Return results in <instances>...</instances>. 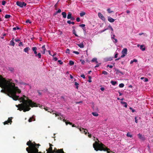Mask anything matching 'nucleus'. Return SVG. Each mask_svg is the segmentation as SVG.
Returning <instances> with one entry per match:
<instances>
[{
  "label": "nucleus",
  "instance_id": "f8f14e48",
  "mask_svg": "<svg viewBox=\"0 0 153 153\" xmlns=\"http://www.w3.org/2000/svg\"><path fill=\"white\" fill-rule=\"evenodd\" d=\"M108 21H109V22H114L115 21V20L114 19H113L112 18H111L110 16H108Z\"/></svg>",
  "mask_w": 153,
  "mask_h": 153
},
{
  "label": "nucleus",
  "instance_id": "bb28decb",
  "mask_svg": "<svg viewBox=\"0 0 153 153\" xmlns=\"http://www.w3.org/2000/svg\"><path fill=\"white\" fill-rule=\"evenodd\" d=\"M110 82L113 85H115L117 83V82L113 81H111Z\"/></svg>",
  "mask_w": 153,
  "mask_h": 153
},
{
  "label": "nucleus",
  "instance_id": "13d9d810",
  "mask_svg": "<svg viewBox=\"0 0 153 153\" xmlns=\"http://www.w3.org/2000/svg\"><path fill=\"white\" fill-rule=\"evenodd\" d=\"M61 115V114L60 113H59L58 114L55 113L56 116H59Z\"/></svg>",
  "mask_w": 153,
  "mask_h": 153
},
{
  "label": "nucleus",
  "instance_id": "f3484780",
  "mask_svg": "<svg viewBox=\"0 0 153 153\" xmlns=\"http://www.w3.org/2000/svg\"><path fill=\"white\" fill-rule=\"evenodd\" d=\"M42 48L43 50L42 52V53L43 54H45V51H46V49L45 48V45L42 46Z\"/></svg>",
  "mask_w": 153,
  "mask_h": 153
},
{
  "label": "nucleus",
  "instance_id": "393cba45",
  "mask_svg": "<svg viewBox=\"0 0 153 153\" xmlns=\"http://www.w3.org/2000/svg\"><path fill=\"white\" fill-rule=\"evenodd\" d=\"M67 22L69 25L70 24H72V25H74L75 23L74 22H71L70 20H68L67 21Z\"/></svg>",
  "mask_w": 153,
  "mask_h": 153
},
{
  "label": "nucleus",
  "instance_id": "c03bdc74",
  "mask_svg": "<svg viewBox=\"0 0 153 153\" xmlns=\"http://www.w3.org/2000/svg\"><path fill=\"white\" fill-rule=\"evenodd\" d=\"M23 105V104H22V103H21V104H19L18 105H16V107H17L18 108H19V107L20 106H22V105Z\"/></svg>",
  "mask_w": 153,
  "mask_h": 153
},
{
  "label": "nucleus",
  "instance_id": "a211bd4d",
  "mask_svg": "<svg viewBox=\"0 0 153 153\" xmlns=\"http://www.w3.org/2000/svg\"><path fill=\"white\" fill-rule=\"evenodd\" d=\"M62 15L63 17L64 18H66L67 15L66 13L65 12H62Z\"/></svg>",
  "mask_w": 153,
  "mask_h": 153
},
{
  "label": "nucleus",
  "instance_id": "4468645a",
  "mask_svg": "<svg viewBox=\"0 0 153 153\" xmlns=\"http://www.w3.org/2000/svg\"><path fill=\"white\" fill-rule=\"evenodd\" d=\"M32 50L34 52V54H36L37 53V52L36 51V50H37V48L36 47H34L32 48Z\"/></svg>",
  "mask_w": 153,
  "mask_h": 153
},
{
  "label": "nucleus",
  "instance_id": "680f3d73",
  "mask_svg": "<svg viewBox=\"0 0 153 153\" xmlns=\"http://www.w3.org/2000/svg\"><path fill=\"white\" fill-rule=\"evenodd\" d=\"M76 20L77 22H79L80 21V19L79 18L77 17L76 19Z\"/></svg>",
  "mask_w": 153,
  "mask_h": 153
},
{
  "label": "nucleus",
  "instance_id": "1a4fd4ad",
  "mask_svg": "<svg viewBox=\"0 0 153 153\" xmlns=\"http://www.w3.org/2000/svg\"><path fill=\"white\" fill-rule=\"evenodd\" d=\"M138 136L139 138L142 140H145V138L141 134L139 133L138 134Z\"/></svg>",
  "mask_w": 153,
  "mask_h": 153
},
{
  "label": "nucleus",
  "instance_id": "a19ab883",
  "mask_svg": "<svg viewBox=\"0 0 153 153\" xmlns=\"http://www.w3.org/2000/svg\"><path fill=\"white\" fill-rule=\"evenodd\" d=\"M102 74L104 75H106L108 73L106 71H102Z\"/></svg>",
  "mask_w": 153,
  "mask_h": 153
},
{
  "label": "nucleus",
  "instance_id": "6e6552de",
  "mask_svg": "<svg viewBox=\"0 0 153 153\" xmlns=\"http://www.w3.org/2000/svg\"><path fill=\"white\" fill-rule=\"evenodd\" d=\"M46 151L47 152V153H53V150L51 147H50L48 149H47Z\"/></svg>",
  "mask_w": 153,
  "mask_h": 153
},
{
  "label": "nucleus",
  "instance_id": "4c0bfd02",
  "mask_svg": "<svg viewBox=\"0 0 153 153\" xmlns=\"http://www.w3.org/2000/svg\"><path fill=\"white\" fill-rule=\"evenodd\" d=\"M107 11H108V13H113L114 12V11H111V9L110 8H108V9H107Z\"/></svg>",
  "mask_w": 153,
  "mask_h": 153
},
{
  "label": "nucleus",
  "instance_id": "0eeeda50",
  "mask_svg": "<svg viewBox=\"0 0 153 153\" xmlns=\"http://www.w3.org/2000/svg\"><path fill=\"white\" fill-rule=\"evenodd\" d=\"M63 121L64 122H65V123L66 125H67L68 124H70V125H71L72 127H76V126H75V125L74 124H72V123H71L67 121L65 119H63Z\"/></svg>",
  "mask_w": 153,
  "mask_h": 153
},
{
  "label": "nucleus",
  "instance_id": "ea45409f",
  "mask_svg": "<svg viewBox=\"0 0 153 153\" xmlns=\"http://www.w3.org/2000/svg\"><path fill=\"white\" fill-rule=\"evenodd\" d=\"M73 34H74L76 36H78V35L76 33V32L75 31V29H74L73 30Z\"/></svg>",
  "mask_w": 153,
  "mask_h": 153
},
{
  "label": "nucleus",
  "instance_id": "6ab92c4d",
  "mask_svg": "<svg viewBox=\"0 0 153 153\" xmlns=\"http://www.w3.org/2000/svg\"><path fill=\"white\" fill-rule=\"evenodd\" d=\"M72 14L70 12H68L67 16L68 19H70L72 17Z\"/></svg>",
  "mask_w": 153,
  "mask_h": 153
},
{
  "label": "nucleus",
  "instance_id": "f257e3e1",
  "mask_svg": "<svg viewBox=\"0 0 153 153\" xmlns=\"http://www.w3.org/2000/svg\"><path fill=\"white\" fill-rule=\"evenodd\" d=\"M7 82H5L0 86L3 89L1 91L7 94L9 96L12 98L13 100H17L18 99L19 96L16 95V93L17 92L20 93L21 91L17 87L15 86L14 83L11 82L9 80Z\"/></svg>",
  "mask_w": 153,
  "mask_h": 153
},
{
  "label": "nucleus",
  "instance_id": "69168bd1",
  "mask_svg": "<svg viewBox=\"0 0 153 153\" xmlns=\"http://www.w3.org/2000/svg\"><path fill=\"white\" fill-rule=\"evenodd\" d=\"M3 123L4 125H5L6 124H8V123L7 121H5Z\"/></svg>",
  "mask_w": 153,
  "mask_h": 153
},
{
  "label": "nucleus",
  "instance_id": "cd10ccee",
  "mask_svg": "<svg viewBox=\"0 0 153 153\" xmlns=\"http://www.w3.org/2000/svg\"><path fill=\"white\" fill-rule=\"evenodd\" d=\"M7 121L8 123H10V124H11V123L12 122V119L9 118Z\"/></svg>",
  "mask_w": 153,
  "mask_h": 153
},
{
  "label": "nucleus",
  "instance_id": "5701e85b",
  "mask_svg": "<svg viewBox=\"0 0 153 153\" xmlns=\"http://www.w3.org/2000/svg\"><path fill=\"white\" fill-rule=\"evenodd\" d=\"M105 61H111L112 60V58L111 57H110L109 58H106L105 59Z\"/></svg>",
  "mask_w": 153,
  "mask_h": 153
},
{
  "label": "nucleus",
  "instance_id": "de8ad7c7",
  "mask_svg": "<svg viewBox=\"0 0 153 153\" xmlns=\"http://www.w3.org/2000/svg\"><path fill=\"white\" fill-rule=\"evenodd\" d=\"M66 53H70V50L68 48L66 49Z\"/></svg>",
  "mask_w": 153,
  "mask_h": 153
},
{
  "label": "nucleus",
  "instance_id": "6e6d98bb",
  "mask_svg": "<svg viewBox=\"0 0 153 153\" xmlns=\"http://www.w3.org/2000/svg\"><path fill=\"white\" fill-rule=\"evenodd\" d=\"M134 119H135V122L136 123H137V117H135L134 118Z\"/></svg>",
  "mask_w": 153,
  "mask_h": 153
},
{
  "label": "nucleus",
  "instance_id": "c756f323",
  "mask_svg": "<svg viewBox=\"0 0 153 153\" xmlns=\"http://www.w3.org/2000/svg\"><path fill=\"white\" fill-rule=\"evenodd\" d=\"M11 17V16L10 15L6 14L4 16V18L5 19H9Z\"/></svg>",
  "mask_w": 153,
  "mask_h": 153
},
{
  "label": "nucleus",
  "instance_id": "052dcab7",
  "mask_svg": "<svg viewBox=\"0 0 153 153\" xmlns=\"http://www.w3.org/2000/svg\"><path fill=\"white\" fill-rule=\"evenodd\" d=\"M114 41H113V42L115 43H117V39L115 38L114 39Z\"/></svg>",
  "mask_w": 153,
  "mask_h": 153
},
{
  "label": "nucleus",
  "instance_id": "2eb2a0df",
  "mask_svg": "<svg viewBox=\"0 0 153 153\" xmlns=\"http://www.w3.org/2000/svg\"><path fill=\"white\" fill-rule=\"evenodd\" d=\"M56 153H65L63 151V149H59Z\"/></svg>",
  "mask_w": 153,
  "mask_h": 153
},
{
  "label": "nucleus",
  "instance_id": "72a5a7b5",
  "mask_svg": "<svg viewBox=\"0 0 153 153\" xmlns=\"http://www.w3.org/2000/svg\"><path fill=\"white\" fill-rule=\"evenodd\" d=\"M85 14V12H82L80 13V15L81 17H82Z\"/></svg>",
  "mask_w": 153,
  "mask_h": 153
},
{
  "label": "nucleus",
  "instance_id": "0e129e2a",
  "mask_svg": "<svg viewBox=\"0 0 153 153\" xmlns=\"http://www.w3.org/2000/svg\"><path fill=\"white\" fill-rule=\"evenodd\" d=\"M107 66L108 67H109L110 68H112L113 67V66L112 65H108Z\"/></svg>",
  "mask_w": 153,
  "mask_h": 153
},
{
  "label": "nucleus",
  "instance_id": "58836bf2",
  "mask_svg": "<svg viewBox=\"0 0 153 153\" xmlns=\"http://www.w3.org/2000/svg\"><path fill=\"white\" fill-rule=\"evenodd\" d=\"M124 84L123 83L120 84L119 85V87L120 88H123L124 86Z\"/></svg>",
  "mask_w": 153,
  "mask_h": 153
},
{
  "label": "nucleus",
  "instance_id": "9b49d317",
  "mask_svg": "<svg viewBox=\"0 0 153 153\" xmlns=\"http://www.w3.org/2000/svg\"><path fill=\"white\" fill-rule=\"evenodd\" d=\"M127 48H124L122 51V53L126 55L127 54Z\"/></svg>",
  "mask_w": 153,
  "mask_h": 153
},
{
  "label": "nucleus",
  "instance_id": "ddd939ff",
  "mask_svg": "<svg viewBox=\"0 0 153 153\" xmlns=\"http://www.w3.org/2000/svg\"><path fill=\"white\" fill-rule=\"evenodd\" d=\"M35 118L33 117V116H32V117H30L29 119L28 120V122H32L33 121H35Z\"/></svg>",
  "mask_w": 153,
  "mask_h": 153
},
{
  "label": "nucleus",
  "instance_id": "423d86ee",
  "mask_svg": "<svg viewBox=\"0 0 153 153\" xmlns=\"http://www.w3.org/2000/svg\"><path fill=\"white\" fill-rule=\"evenodd\" d=\"M98 16L103 21H104L105 20V19L104 17V16L101 13H98Z\"/></svg>",
  "mask_w": 153,
  "mask_h": 153
},
{
  "label": "nucleus",
  "instance_id": "4be33fe9",
  "mask_svg": "<svg viewBox=\"0 0 153 153\" xmlns=\"http://www.w3.org/2000/svg\"><path fill=\"white\" fill-rule=\"evenodd\" d=\"M35 56L37 57L38 56L39 58H41V55L40 53H37L35 54Z\"/></svg>",
  "mask_w": 153,
  "mask_h": 153
},
{
  "label": "nucleus",
  "instance_id": "f03ea898",
  "mask_svg": "<svg viewBox=\"0 0 153 153\" xmlns=\"http://www.w3.org/2000/svg\"><path fill=\"white\" fill-rule=\"evenodd\" d=\"M20 101V102L22 103L23 105L22 106H20L17 110L20 111H23L24 112H26L30 110V107H37V104L32 102L28 99V97L23 95V97H19V96L18 99Z\"/></svg>",
  "mask_w": 153,
  "mask_h": 153
},
{
  "label": "nucleus",
  "instance_id": "864d4df0",
  "mask_svg": "<svg viewBox=\"0 0 153 153\" xmlns=\"http://www.w3.org/2000/svg\"><path fill=\"white\" fill-rule=\"evenodd\" d=\"M108 28H107L106 29H104V30H101L100 32V33H102L103 32L105 31L108 30Z\"/></svg>",
  "mask_w": 153,
  "mask_h": 153
},
{
  "label": "nucleus",
  "instance_id": "37998d69",
  "mask_svg": "<svg viewBox=\"0 0 153 153\" xmlns=\"http://www.w3.org/2000/svg\"><path fill=\"white\" fill-rule=\"evenodd\" d=\"M88 79L89 80L88 81V82H92V81L91 80V77L90 76H88Z\"/></svg>",
  "mask_w": 153,
  "mask_h": 153
},
{
  "label": "nucleus",
  "instance_id": "09e8293b",
  "mask_svg": "<svg viewBox=\"0 0 153 153\" xmlns=\"http://www.w3.org/2000/svg\"><path fill=\"white\" fill-rule=\"evenodd\" d=\"M6 2V1H3L2 2V5H5Z\"/></svg>",
  "mask_w": 153,
  "mask_h": 153
},
{
  "label": "nucleus",
  "instance_id": "8fccbe9b",
  "mask_svg": "<svg viewBox=\"0 0 153 153\" xmlns=\"http://www.w3.org/2000/svg\"><path fill=\"white\" fill-rule=\"evenodd\" d=\"M85 26V25L84 24H81L79 25V26L81 27H84Z\"/></svg>",
  "mask_w": 153,
  "mask_h": 153
},
{
  "label": "nucleus",
  "instance_id": "338daca9",
  "mask_svg": "<svg viewBox=\"0 0 153 153\" xmlns=\"http://www.w3.org/2000/svg\"><path fill=\"white\" fill-rule=\"evenodd\" d=\"M19 46H23L22 43V42H21L19 43Z\"/></svg>",
  "mask_w": 153,
  "mask_h": 153
},
{
  "label": "nucleus",
  "instance_id": "7c9ffc66",
  "mask_svg": "<svg viewBox=\"0 0 153 153\" xmlns=\"http://www.w3.org/2000/svg\"><path fill=\"white\" fill-rule=\"evenodd\" d=\"M92 114L94 116H97L99 115V114L97 112H92Z\"/></svg>",
  "mask_w": 153,
  "mask_h": 153
},
{
  "label": "nucleus",
  "instance_id": "79ce46f5",
  "mask_svg": "<svg viewBox=\"0 0 153 153\" xmlns=\"http://www.w3.org/2000/svg\"><path fill=\"white\" fill-rule=\"evenodd\" d=\"M58 149H57L56 148H55L54 150H53V153H56V152L57 151Z\"/></svg>",
  "mask_w": 153,
  "mask_h": 153
},
{
  "label": "nucleus",
  "instance_id": "f704fd0d",
  "mask_svg": "<svg viewBox=\"0 0 153 153\" xmlns=\"http://www.w3.org/2000/svg\"><path fill=\"white\" fill-rule=\"evenodd\" d=\"M143 46H144L143 45H141L140 46V49H141L143 51H144L145 49V48H143Z\"/></svg>",
  "mask_w": 153,
  "mask_h": 153
},
{
  "label": "nucleus",
  "instance_id": "473e14b6",
  "mask_svg": "<svg viewBox=\"0 0 153 153\" xmlns=\"http://www.w3.org/2000/svg\"><path fill=\"white\" fill-rule=\"evenodd\" d=\"M10 45L13 46H14L15 45V43L13 41V40H11L10 41Z\"/></svg>",
  "mask_w": 153,
  "mask_h": 153
},
{
  "label": "nucleus",
  "instance_id": "9d476101",
  "mask_svg": "<svg viewBox=\"0 0 153 153\" xmlns=\"http://www.w3.org/2000/svg\"><path fill=\"white\" fill-rule=\"evenodd\" d=\"M78 128H79L80 130V131H81L82 133H85V134L86 135L87 134V132L86 131L84 128H82V129L81 128H79V127H77Z\"/></svg>",
  "mask_w": 153,
  "mask_h": 153
},
{
  "label": "nucleus",
  "instance_id": "e2e57ef3",
  "mask_svg": "<svg viewBox=\"0 0 153 153\" xmlns=\"http://www.w3.org/2000/svg\"><path fill=\"white\" fill-rule=\"evenodd\" d=\"M81 77L83 78L84 79H85V75L84 74H81Z\"/></svg>",
  "mask_w": 153,
  "mask_h": 153
},
{
  "label": "nucleus",
  "instance_id": "3c124183",
  "mask_svg": "<svg viewBox=\"0 0 153 153\" xmlns=\"http://www.w3.org/2000/svg\"><path fill=\"white\" fill-rule=\"evenodd\" d=\"M26 22L27 23H29L30 24L31 23V22L30 21L29 19L27 20L26 21Z\"/></svg>",
  "mask_w": 153,
  "mask_h": 153
},
{
  "label": "nucleus",
  "instance_id": "a18cd8bd",
  "mask_svg": "<svg viewBox=\"0 0 153 153\" xmlns=\"http://www.w3.org/2000/svg\"><path fill=\"white\" fill-rule=\"evenodd\" d=\"M129 109L131 110V111H132V112L133 113V112H134L135 111V110L134 109H133L131 107H130L129 108Z\"/></svg>",
  "mask_w": 153,
  "mask_h": 153
},
{
  "label": "nucleus",
  "instance_id": "bf43d9fd",
  "mask_svg": "<svg viewBox=\"0 0 153 153\" xmlns=\"http://www.w3.org/2000/svg\"><path fill=\"white\" fill-rule=\"evenodd\" d=\"M80 61L81 62V63L83 65L84 64V63H85V61L84 60H81Z\"/></svg>",
  "mask_w": 153,
  "mask_h": 153
},
{
  "label": "nucleus",
  "instance_id": "c85d7f7f",
  "mask_svg": "<svg viewBox=\"0 0 153 153\" xmlns=\"http://www.w3.org/2000/svg\"><path fill=\"white\" fill-rule=\"evenodd\" d=\"M116 73L117 74L118 73H120L122 75L123 74V73L122 72L120 71V70H119L118 69H117L116 70Z\"/></svg>",
  "mask_w": 153,
  "mask_h": 153
},
{
  "label": "nucleus",
  "instance_id": "603ef678",
  "mask_svg": "<svg viewBox=\"0 0 153 153\" xmlns=\"http://www.w3.org/2000/svg\"><path fill=\"white\" fill-rule=\"evenodd\" d=\"M73 53H75L76 54H79V52H78V51H74L73 52Z\"/></svg>",
  "mask_w": 153,
  "mask_h": 153
},
{
  "label": "nucleus",
  "instance_id": "774afa93",
  "mask_svg": "<svg viewBox=\"0 0 153 153\" xmlns=\"http://www.w3.org/2000/svg\"><path fill=\"white\" fill-rule=\"evenodd\" d=\"M70 19H71V20L72 21H74V20H75V18H74V17H71V18H70Z\"/></svg>",
  "mask_w": 153,
  "mask_h": 153
},
{
  "label": "nucleus",
  "instance_id": "2f4dec72",
  "mask_svg": "<svg viewBox=\"0 0 153 153\" xmlns=\"http://www.w3.org/2000/svg\"><path fill=\"white\" fill-rule=\"evenodd\" d=\"M91 62H95L96 63H98V62L97 60V59L96 58H94L91 60Z\"/></svg>",
  "mask_w": 153,
  "mask_h": 153
},
{
  "label": "nucleus",
  "instance_id": "b1692460",
  "mask_svg": "<svg viewBox=\"0 0 153 153\" xmlns=\"http://www.w3.org/2000/svg\"><path fill=\"white\" fill-rule=\"evenodd\" d=\"M126 136L127 137H130L131 138L132 137H133L132 135L131 134V133L129 132H128L127 133Z\"/></svg>",
  "mask_w": 153,
  "mask_h": 153
},
{
  "label": "nucleus",
  "instance_id": "5fc2aeb1",
  "mask_svg": "<svg viewBox=\"0 0 153 153\" xmlns=\"http://www.w3.org/2000/svg\"><path fill=\"white\" fill-rule=\"evenodd\" d=\"M58 62L61 65H62L63 64V62L61 60H58Z\"/></svg>",
  "mask_w": 153,
  "mask_h": 153
},
{
  "label": "nucleus",
  "instance_id": "20e7f679",
  "mask_svg": "<svg viewBox=\"0 0 153 153\" xmlns=\"http://www.w3.org/2000/svg\"><path fill=\"white\" fill-rule=\"evenodd\" d=\"M16 4L18 6L21 7H23L24 6H26L27 5V4L24 2H22L19 1H17Z\"/></svg>",
  "mask_w": 153,
  "mask_h": 153
},
{
  "label": "nucleus",
  "instance_id": "39448f33",
  "mask_svg": "<svg viewBox=\"0 0 153 153\" xmlns=\"http://www.w3.org/2000/svg\"><path fill=\"white\" fill-rule=\"evenodd\" d=\"M8 80L5 79L4 78L1 76L0 75V86L1 85L3 84H4L6 82H7Z\"/></svg>",
  "mask_w": 153,
  "mask_h": 153
},
{
  "label": "nucleus",
  "instance_id": "412c9836",
  "mask_svg": "<svg viewBox=\"0 0 153 153\" xmlns=\"http://www.w3.org/2000/svg\"><path fill=\"white\" fill-rule=\"evenodd\" d=\"M121 103L123 105H124V106L126 108L127 106V104L126 102H121Z\"/></svg>",
  "mask_w": 153,
  "mask_h": 153
},
{
  "label": "nucleus",
  "instance_id": "aec40b11",
  "mask_svg": "<svg viewBox=\"0 0 153 153\" xmlns=\"http://www.w3.org/2000/svg\"><path fill=\"white\" fill-rule=\"evenodd\" d=\"M30 49V48L29 47H26L24 49V51L26 53H28V51Z\"/></svg>",
  "mask_w": 153,
  "mask_h": 153
},
{
  "label": "nucleus",
  "instance_id": "e433bc0d",
  "mask_svg": "<svg viewBox=\"0 0 153 153\" xmlns=\"http://www.w3.org/2000/svg\"><path fill=\"white\" fill-rule=\"evenodd\" d=\"M74 83L75 85H76V88L77 89H78V85H79V84L77 82H75Z\"/></svg>",
  "mask_w": 153,
  "mask_h": 153
},
{
  "label": "nucleus",
  "instance_id": "dca6fc26",
  "mask_svg": "<svg viewBox=\"0 0 153 153\" xmlns=\"http://www.w3.org/2000/svg\"><path fill=\"white\" fill-rule=\"evenodd\" d=\"M78 46L81 48H83L84 47V45L83 42L81 43L80 44H77Z\"/></svg>",
  "mask_w": 153,
  "mask_h": 153
},
{
  "label": "nucleus",
  "instance_id": "c9c22d12",
  "mask_svg": "<svg viewBox=\"0 0 153 153\" xmlns=\"http://www.w3.org/2000/svg\"><path fill=\"white\" fill-rule=\"evenodd\" d=\"M69 64L71 65H74V62L72 61H69Z\"/></svg>",
  "mask_w": 153,
  "mask_h": 153
},
{
  "label": "nucleus",
  "instance_id": "4d7b16f0",
  "mask_svg": "<svg viewBox=\"0 0 153 153\" xmlns=\"http://www.w3.org/2000/svg\"><path fill=\"white\" fill-rule=\"evenodd\" d=\"M9 70L11 71H13L14 68H9Z\"/></svg>",
  "mask_w": 153,
  "mask_h": 153
},
{
  "label": "nucleus",
  "instance_id": "a878e982",
  "mask_svg": "<svg viewBox=\"0 0 153 153\" xmlns=\"http://www.w3.org/2000/svg\"><path fill=\"white\" fill-rule=\"evenodd\" d=\"M48 112H49L50 113H51V112H53L54 113L55 112V111H53L52 109H51L50 108H48Z\"/></svg>",
  "mask_w": 153,
  "mask_h": 153
},
{
  "label": "nucleus",
  "instance_id": "7ed1b4c3",
  "mask_svg": "<svg viewBox=\"0 0 153 153\" xmlns=\"http://www.w3.org/2000/svg\"><path fill=\"white\" fill-rule=\"evenodd\" d=\"M93 146L95 150L97 151L98 150L107 151V153H114L111 151H109L110 149L106 147L102 143H99L97 141H96L95 143L93 144Z\"/></svg>",
  "mask_w": 153,
  "mask_h": 153
},
{
  "label": "nucleus",
  "instance_id": "49530a36",
  "mask_svg": "<svg viewBox=\"0 0 153 153\" xmlns=\"http://www.w3.org/2000/svg\"><path fill=\"white\" fill-rule=\"evenodd\" d=\"M108 28H110L112 31H113V29L111 25H109L108 26Z\"/></svg>",
  "mask_w": 153,
  "mask_h": 153
}]
</instances>
